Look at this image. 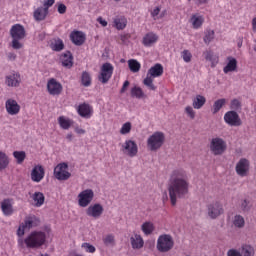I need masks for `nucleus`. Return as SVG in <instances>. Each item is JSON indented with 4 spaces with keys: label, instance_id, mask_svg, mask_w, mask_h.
<instances>
[{
    "label": "nucleus",
    "instance_id": "f257e3e1",
    "mask_svg": "<svg viewBox=\"0 0 256 256\" xmlns=\"http://www.w3.org/2000/svg\"><path fill=\"white\" fill-rule=\"evenodd\" d=\"M168 193L172 207L177 205V199H185L189 193V180L187 172L183 169L172 171L168 184Z\"/></svg>",
    "mask_w": 256,
    "mask_h": 256
},
{
    "label": "nucleus",
    "instance_id": "f03ea898",
    "mask_svg": "<svg viewBox=\"0 0 256 256\" xmlns=\"http://www.w3.org/2000/svg\"><path fill=\"white\" fill-rule=\"evenodd\" d=\"M47 241V234L43 231H32L23 240H18V243L25 245L26 249H39Z\"/></svg>",
    "mask_w": 256,
    "mask_h": 256
},
{
    "label": "nucleus",
    "instance_id": "7ed1b4c3",
    "mask_svg": "<svg viewBox=\"0 0 256 256\" xmlns=\"http://www.w3.org/2000/svg\"><path fill=\"white\" fill-rule=\"evenodd\" d=\"M10 37L12 38L11 47L12 49L19 50L23 49V39L27 37V31L25 26L21 24H14L10 29Z\"/></svg>",
    "mask_w": 256,
    "mask_h": 256
},
{
    "label": "nucleus",
    "instance_id": "20e7f679",
    "mask_svg": "<svg viewBox=\"0 0 256 256\" xmlns=\"http://www.w3.org/2000/svg\"><path fill=\"white\" fill-rule=\"evenodd\" d=\"M175 247L173 236L169 234H162L157 239L156 249L159 253H169Z\"/></svg>",
    "mask_w": 256,
    "mask_h": 256
},
{
    "label": "nucleus",
    "instance_id": "39448f33",
    "mask_svg": "<svg viewBox=\"0 0 256 256\" xmlns=\"http://www.w3.org/2000/svg\"><path fill=\"white\" fill-rule=\"evenodd\" d=\"M163 143H165V134L163 132H154L147 139V147L150 151H158L163 147Z\"/></svg>",
    "mask_w": 256,
    "mask_h": 256
},
{
    "label": "nucleus",
    "instance_id": "423d86ee",
    "mask_svg": "<svg viewBox=\"0 0 256 256\" xmlns=\"http://www.w3.org/2000/svg\"><path fill=\"white\" fill-rule=\"evenodd\" d=\"M209 149L212 155H223L227 151V142L221 137H214L210 140Z\"/></svg>",
    "mask_w": 256,
    "mask_h": 256
},
{
    "label": "nucleus",
    "instance_id": "0eeeda50",
    "mask_svg": "<svg viewBox=\"0 0 256 256\" xmlns=\"http://www.w3.org/2000/svg\"><path fill=\"white\" fill-rule=\"evenodd\" d=\"M113 71H115V67H113V64L106 62L104 63L100 68V74L98 76V81L100 83H109V80L111 77H113Z\"/></svg>",
    "mask_w": 256,
    "mask_h": 256
},
{
    "label": "nucleus",
    "instance_id": "6e6552de",
    "mask_svg": "<svg viewBox=\"0 0 256 256\" xmlns=\"http://www.w3.org/2000/svg\"><path fill=\"white\" fill-rule=\"evenodd\" d=\"M69 165L65 162L59 163L54 168V177L58 181H67L71 178V172L68 171Z\"/></svg>",
    "mask_w": 256,
    "mask_h": 256
},
{
    "label": "nucleus",
    "instance_id": "1a4fd4ad",
    "mask_svg": "<svg viewBox=\"0 0 256 256\" xmlns=\"http://www.w3.org/2000/svg\"><path fill=\"white\" fill-rule=\"evenodd\" d=\"M122 153L126 155L127 157H137V154L139 153V146L137 145V142L133 140H125V142L121 145Z\"/></svg>",
    "mask_w": 256,
    "mask_h": 256
},
{
    "label": "nucleus",
    "instance_id": "9d476101",
    "mask_svg": "<svg viewBox=\"0 0 256 256\" xmlns=\"http://www.w3.org/2000/svg\"><path fill=\"white\" fill-rule=\"evenodd\" d=\"M39 225V220L35 216H30L24 220V223L20 224L17 230L18 237H23L25 235V231H29V229H33V227H37Z\"/></svg>",
    "mask_w": 256,
    "mask_h": 256
},
{
    "label": "nucleus",
    "instance_id": "9b49d317",
    "mask_svg": "<svg viewBox=\"0 0 256 256\" xmlns=\"http://www.w3.org/2000/svg\"><path fill=\"white\" fill-rule=\"evenodd\" d=\"M95 197V192L92 189H86L78 194L79 207H89Z\"/></svg>",
    "mask_w": 256,
    "mask_h": 256
},
{
    "label": "nucleus",
    "instance_id": "f8f14e48",
    "mask_svg": "<svg viewBox=\"0 0 256 256\" xmlns=\"http://www.w3.org/2000/svg\"><path fill=\"white\" fill-rule=\"evenodd\" d=\"M47 91L49 95H52L53 97H58V95H61L63 93V84L61 82L57 81L55 78H50L47 81Z\"/></svg>",
    "mask_w": 256,
    "mask_h": 256
},
{
    "label": "nucleus",
    "instance_id": "ddd939ff",
    "mask_svg": "<svg viewBox=\"0 0 256 256\" xmlns=\"http://www.w3.org/2000/svg\"><path fill=\"white\" fill-rule=\"evenodd\" d=\"M251 169V163L247 158L240 159L235 167V171L239 177H247Z\"/></svg>",
    "mask_w": 256,
    "mask_h": 256
},
{
    "label": "nucleus",
    "instance_id": "4468645a",
    "mask_svg": "<svg viewBox=\"0 0 256 256\" xmlns=\"http://www.w3.org/2000/svg\"><path fill=\"white\" fill-rule=\"evenodd\" d=\"M5 109L8 115H19L21 113V105L13 98H9L5 102Z\"/></svg>",
    "mask_w": 256,
    "mask_h": 256
},
{
    "label": "nucleus",
    "instance_id": "2eb2a0df",
    "mask_svg": "<svg viewBox=\"0 0 256 256\" xmlns=\"http://www.w3.org/2000/svg\"><path fill=\"white\" fill-rule=\"evenodd\" d=\"M224 121L227 125H230V127H240L242 123L239 114L235 111L226 112L224 115Z\"/></svg>",
    "mask_w": 256,
    "mask_h": 256
},
{
    "label": "nucleus",
    "instance_id": "dca6fc26",
    "mask_svg": "<svg viewBox=\"0 0 256 256\" xmlns=\"http://www.w3.org/2000/svg\"><path fill=\"white\" fill-rule=\"evenodd\" d=\"M31 180L34 183H41L45 179V168L42 165H35L31 171Z\"/></svg>",
    "mask_w": 256,
    "mask_h": 256
},
{
    "label": "nucleus",
    "instance_id": "f3484780",
    "mask_svg": "<svg viewBox=\"0 0 256 256\" xmlns=\"http://www.w3.org/2000/svg\"><path fill=\"white\" fill-rule=\"evenodd\" d=\"M77 113L83 119H91L94 113L93 106L84 102L77 107Z\"/></svg>",
    "mask_w": 256,
    "mask_h": 256
},
{
    "label": "nucleus",
    "instance_id": "a211bd4d",
    "mask_svg": "<svg viewBox=\"0 0 256 256\" xmlns=\"http://www.w3.org/2000/svg\"><path fill=\"white\" fill-rule=\"evenodd\" d=\"M5 83L7 87H19L21 85V74L16 71H12L5 77Z\"/></svg>",
    "mask_w": 256,
    "mask_h": 256
},
{
    "label": "nucleus",
    "instance_id": "6ab92c4d",
    "mask_svg": "<svg viewBox=\"0 0 256 256\" xmlns=\"http://www.w3.org/2000/svg\"><path fill=\"white\" fill-rule=\"evenodd\" d=\"M223 205L219 202H213L208 205V216L211 219H217L219 215H223Z\"/></svg>",
    "mask_w": 256,
    "mask_h": 256
},
{
    "label": "nucleus",
    "instance_id": "aec40b11",
    "mask_svg": "<svg viewBox=\"0 0 256 256\" xmlns=\"http://www.w3.org/2000/svg\"><path fill=\"white\" fill-rule=\"evenodd\" d=\"M104 211L105 209L103 208V205L96 203L94 205H90L87 208L86 214L88 215V217H93V219H99V217L103 215Z\"/></svg>",
    "mask_w": 256,
    "mask_h": 256
},
{
    "label": "nucleus",
    "instance_id": "412c9836",
    "mask_svg": "<svg viewBox=\"0 0 256 256\" xmlns=\"http://www.w3.org/2000/svg\"><path fill=\"white\" fill-rule=\"evenodd\" d=\"M86 39L87 38L85 36V33H83L82 31L74 30L70 34V41H72V43L74 45H77L78 47H80V45H83Z\"/></svg>",
    "mask_w": 256,
    "mask_h": 256
},
{
    "label": "nucleus",
    "instance_id": "4be33fe9",
    "mask_svg": "<svg viewBox=\"0 0 256 256\" xmlns=\"http://www.w3.org/2000/svg\"><path fill=\"white\" fill-rule=\"evenodd\" d=\"M30 198L32 199L34 207H43L45 204V194L43 192H35L30 195Z\"/></svg>",
    "mask_w": 256,
    "mask_h": 256
},
{
    "label": "nucleus",
    "instance_id": "5701e85b",
    "mask_svg": "<svg viewBox=\"0 0 256 256\" xmlns=\"http://www.w3.org/2000/svg\"><path fill=\"white\" fill-rule=\"evenodd\" d=\"M190 23L192 25V29H201V27H203V23H205V17L200 14H193L190 18Z\"/></svg>",
    "mask_w": 256,
    "mask_h": 256
},
{
    "label": "nucleus",
    "instance_id": "b1692460",
    "mask_svg": "<svg viewBox=\"0 0 256 256\" xmlns=\"http://www.w3.org/2000/svg\"><path fill=\"white\" fill-rule=\"evenodd\" d=\"M157 41H159V36L153 32H149L143 37L142 43L144 47H151Z\"/></svg>",
    "mask_w": 256,
    "mask_h": 256
},
{
    "label": "nucleus",
    "instance_id": "393cba45",
    "mask_svg": "<svg viewBox=\"0 0 256 256\" xmlns=\"http://www.w3.org/2000/svg\"><path fill=\"white\" fill-rule=\"evenodd\" d=\"M130 243L132 245V249H143V246L145 245L143 237H141L139 234H134L131 236Z\"/></svg>",
    "mask_w": 256,
    "mask_h": 256
},
{
    "label": "nucleus",
    "instance_id": "a878e982",
    "mask_svg": "<svg viewBox=\"0 0 256 256\" xmlns=\"http://www.w3.org/2000/svg\"><path fill=\"white\" fill-rule=\"evenodd\" d=\"M113 27L118 31H123L127 27V18L125 16H116L113 20Z\"/></svg>",
    "mask_w": 256,
    "mask_h": 256
},
{
    "label": "nucleus",
    "instance_id": "bb28decb",
    "mask_svg": "<svg viewBox=\"0 0 256 256\" xmlns=\"http://www.w3.org/2000/svg\"><path fill=\"white\" fill-rule=\"evenodd\" d=\"M227 61L228 63L223 68L224 73L227 74V73H233V71H237V59L229 56L227 58Z\"/></svg>",
    "mask_w": 256,
    "mask_h": 256
},
{
    "label": "nucleus",
    "instance_id": "cd10ccee",
    "mask_svg": "<svg viewBox=\"0 0 256 256\" xmlns=\"http://www.w3.org/2000/svg\"><path fill=\"white\" fill-rule=\"evenodd\" d=\"M49 14V10L44 7H38L33 14L35 21H45L47 15Z\"/></svg>",
    "mask_w": 256,
    "mask_h": 256
},
{
    "label": "nucleus",
    "instance_id": "c85d7f7f",
    "mask_svg": "<svg viewBox=\"0 0 256 256\" xmlns=\"http://www.w3.org/2000/svg\"><path fill=\"white\" fill-rule=\"evenodd\" d=\"M148 77L155 78V77H161L163 75V65L161 64H155L148 70Z\"/></svg>",
    "mask_w": 256,
    "mask_h": 256
},
{
    "label": "nucleus",
    "instance_id": "c756f323",
    "mask_svg": "<svg viewBox=\"0 0 256 256\" xmlns=\"http://www.w3.org/2000/svg\"><path fill=\"white\" fill-rule=\"evenodd\" d=\"M60 60L63 67H67V69H71V67H73V55L71 54V52L62 54L60 56Z\"/></svg>",
    "mask_w": 256,
    "mask_h": 256
},
{
    "label": "nucleus",
    "instance_id": "7c9ffc66",
    "mask_svg": "<svg viewBox=\"0 0 256 256\" xmlns=\"http://www.w3.org/2000/svg\"><path fill=\"white\" fill-rule=\"evenodd\" d=\"M58 125L61 127V129H64L65 131L71 129V126L73 125V120L65 117V116H59L58 117Z\"/></svg>",
    "mask_w": 256,
    "mask_h": 256
},
{
    "label": "nucleus",
    "instance_id": "2f4dec72",
    "mask_svg": "<svg viewBox=\"0 0 256 256\" xmlns=\"http://www.w3.org/2000/svg\"><path fill=\"white\" fill-rule=\"evenodd\" d=\"M205 103H207V98H205V96L196 95V97L192 101V107L194 109H202Z\"/></svg>",
    "mask_w": 256,
    "mask_h": 256
},
{
    "label": "nucleus",
    "instance_id": "473e14b6",
    "mask_svg": "<svg viewBox=\"0 0 256 256\" xmlns=\"http://www.w3.org/2000/svg\"><path fill=\"white\" fill-rule=\"evenodd\" d=\"M1 209L4 215L6 216L13 215V205H11V201L9 200H4L1 203Z\"/></svg>",
    "mask_w": 256,
    "mask_h": 256
},
{
    "label": "nucleus",
    "instance_id": "72a5a7b5",
    "mask_svg": "<svg viewBox=\"0 0 256 256\" xmlns=\"http://www.w3.org/2000/svg\"><path fill=\"white\" fill-rule=\"evenodd\" d=\"M141 231L144 233V235H151L153 231H155V225L152 222H144L141 225Z\"/></svg>",
    "mask_w": 256,
    "mask_h": 256
},
{
    "label": "nucleus",
    "instance_id": "f704fd0d",
    "mask_svg": "<svg viewBox=\"0 0 256 256\" xmlns=\"http://www.w3.org/2000/svg\"><path fill=\"white\" fill-rule=\"evenodd\" d=\"M206 61L211 63V67H215L219 63V57L215 56L212 51L204 52Z\"/></svg>",
    "mask_w": 256,
    "mask_h": 256
},
{
    "label": "nucleus",
    "instance_id": "c9c22d12",
    "mask_svg": "<svg viewBox=\"0 0 256 256\" xmlns=\"http://www.w3.org/2000/svg\"><path fill=\"white\" fill-rule=\"evenodd\" d=\"M9 167V156L3 151H0V171Z\"/></svg>",
    "mask_w": 256,
    "mask_h": 256
},
{
    "label": "nucleus",
    "instance_id": "e433bc0d",
    "mask_svg": "<svg viewBox=\"0 0 256 256\" xmlns=\"http://www.w3.org/2000/svg\"><path fill=\"white\" fill-rule=\"evenodd\" d=\"M128 66L132 73H139V71H141V63L135 59L129 60Z\"/></svg>",
    "mask_w": 256,
    "mask_h": 256
},
{
    "label": "nucleus",
    "instance_id": "4c0bfd02",
    "mask_svg": "<svg viewBox=\"0 0 256 256\" xmlns=\"http://www.w3.org/2000/svg\"><path fill=\"white\" fill-rule=\"evenodd\" d=\"M50 48L52 51H63L65 44L63 43V40L55 39L53 42H51Z\"/></svg>",
    "mask_w": 256,
    "mask_h": 256
},
{
    "label": "nucleus",
    "instance_id": "58836bf2",
    "mask_svg": "<svg viewBox=\"0 0 256 256\" xmlns=\"http://www.w3.org/2000/svg\"><path fill=\"white\" fill-rule=\"evenodd\" d=\"M131 97H135V99H143V97H145V93L141 87L134 86L131 88Z\"/></svg>",
    "mask_w": 256,
    "mask_h": 256
},
{
    "label": "nucleus",
    "instance_id": "ea45409f",
    "mask_svg": "<svg viewBox=\"0 0 256 256\" xmlns=\"http://www.w3.org/2000/svg\"><path fill=\"white\" fill-rule=\"evenodd\" d=\"M225 103H227V100H225V98L216 100L213 104V110H212L213 115H215L216 113H219V111H221Z\"/></svg>",
    "mask_w": 256,
    "mask_h": 256
},
{
    "label": "nucleus",
    "instance_id": "a19ab883",
    "mask_svg": "<svg viewBox=\"0 0 256 256\" xmlns=\"http://www.w3.org/2000/svg\"><path fill=\"white\" fill-rule=\"evenodd\" d=\"M13 157L16 159L18 165H21V163L25 161L27 154L25 153V151H14Z\"/></svg>",
    "mask_w": 256,
    "mask_h": 256
},
{
    "label": "nucleus",
    "instance_id": "79ce46f5",
    "mask_svg": "<svg viewBox=\"0 0 256 256\" xmlns=\"http://www.w3.org/2000/svg\"><path fill=\"white\" fill-rule=\"evenodd\" d=\"M242 255L243 256H255V248L251 245H242Z\"/></svg>",
    "mask_w": 256,
    "mask_h": 256
},
{
    "label": "nucleus",
    "instance_id": "37998d69",
    "mask_svg": "<svg viewBox=\"0 0 256 256\" xmlns=\"http://www.w3.org/2000/svg\"><path fill=\"white\" fill-rule=\"evenodd\" d=\"M81 83L83 87H90L91 85V74L89 72L84 71L81 76Z\"/></svg>",
    "mask_w": 256,
    "mask_h": 256
},
{
    "label": "nucleus",
    "instance_id": "c03bdc74",
    "mask_svg": "<svg viewBox=\"0 0 256 256\" xmlns=\"http://www.w3.org/2000/svg\"><path fill=\"white\" fill-rule=\"evenodd\" d=\"M213 39H215V31L214 30H206L203 41L206 45H209V43H211V41H213Z\"/></svg>",
    "mask_w": 256,
    "mask_h": 256
},
{
    "label": "nucleus",
    "instance_id": "a18cd8bd",
    "mask_svg": "<svg viewBox=\"0 0 256 256\" xmlns=\"http://www.w3.org/2000/svg\"><path fill=\"white\" fill-rule=\"evenodd\" d=\"M233 225L238 227V229L245 227V218L241 215H236L233 220Z\"/></svg>",
    "mask_w": 256,
    "mask_h": 256
},
{
    "label": "nucleus",
    "instance_id": "49530a36",
    "mask_svg": "<svg viewBox=\"0 0 256 256\" xmlns=\"http://www.w3.org/2000/svg\"><path fill=\"white\" fill-rule=\"evenodd\" d=\"M143 83L151 91L157 90V86H155V84H153V78H151V76L147 75L146 78L143 80Z\"/></svg>",
    "mask_w": 256,
    "mask_h": 256
},
{
    "label": "nucleus",
    "instance_id": "de8ad7c7",
    "mask_svg": "<svg viewBox=\"0 0 256 256\" xmlns=\"http://www.w3.org/2000/svg\"><path fill=\"white\" fill-rule=\"evenodd\" d=\"M181 57L184 63H191V60L193 59V54L189 50H183L181 52Z\"/></svg>",
    "mask_w": 256,
    "mask_h": 256
},
{
    "label": "nucleus",
    "instance_id": "09e8293b",
    "mask_svg": "<svg viewBox=\"0 0 256 256\" xmlns=\"http://www.w3.org/2000/svg\"><path fill=\"white\" fill-rule=\"evenodd\" d=\"M121 135H127L131 133V122H126L122 125L120 129Z\"/></svg>",
    "mask_w": 256,
    "mask_h": 256
},
{
    "label": "nucleus",
    "instance_id": "8fccbe9b",
    "mask_svg": "<svg viewBox=\"0 0 256 256\" xmlns=\"http://www.w3.org/2000/svg\"><path fill=\"white\" fill-rule=\"evenodd\" d=\"M82 249H84V251L86 253H95V251H97V249L95 248V246H93L92 244H89L87 242L82 243Z\"/></svg>",
    "mask_w": 256,
    "mask_h": 256
},
{
    "label": "nucleus",
    "instance_id": "3c124183",
    "mask_svg": "<svg viewBox=\"0 0 256 256\" xmlns=\"http://www.w3.org/2000/svg\"><path fill=\"white\" fill-rule=\"evenodd\" d=\"M104 245H113L115 243V236L108 234L103 238Z\"/></svg>",
    "mask_w": 256,
    "mask_h": 256
},
{
    "label": "nucleus",
    "instance_id": "603ef678",
    "mask_svg": "<svg viewBox=\"0 0 256 256\" xmlns=\"http://www.w3.org/2000/svg\"><path fill=\"white\" fill-rule=\"evenodd\" d=\"M185 113L190 119H195V110L191 106L185 107Z\"/></svg>",
    "mask_w": 256,
    "mask_h": 256
},
{
    "label": "nucleus",
    "instance_id": "864d4df0",
    "mask_svg": "<svg viewBox=\"0 0 256 256\" xmlns=\"http://www.w3.org/2000/svg\"><path fill=\"white\" fill-rule=\"evenodd\" d=\"M227 256H243V254L237 249H230L227 252Z\"/></svg>",
    "mask_w": 256,
    "mask_h": 256
},
{
    "label": "nucleus",
    "instance_id": "5fc2aeb1",
    "mask_svg": "<svg viewBox=\"0 0 256 256\" xmlns=\"http://www.w3.org/2000/svg\"><path fill=\"white\" fill-rule=\"evenodd\" d=\"M43 5L46 11H49V7H53V5H55V0H44Z\"/></svg>",
    "mask_w": 256,
    "mask_h": 256
},
{
    "label": "nucleus",
    "instance_id": "6e6d98bb",
    "mask_svg": "<svg viewBox=\"0 0 256 256\" xmlns=\"http://www.w3.org/2000/svg\"><path fill=\"white\" fill-rule=\"evenodd\" d=\"M58 13H60V15H65V13H67V6H65L63 3L59 4Z\"/></svg>",
    "mask_w": 256,
    "mask_h": 256
},
{
    "label": "nucleus",
    "instance_id": "4d7b16f0",
    "mask_svg": "<svg viewBox=\"0 0 256 256\" xmlns=\"http://www.w3.org/2000/svg\"><path fill=\"white\" fill-rule=\"evenodd\" d=\"M241 209H242V211H249V209H250L249 201L243 200L241 203Z\"/></svg>",
    "mask_w": 256,
    "mask_h": 256
},
{
    "label": "nucleus",
    "instance_id": "13d9d810",
    "mask_svg": "<svg viewBox=\"0 0 256 256\" xmlns=\"http://www.w3.org/2000/svg\"><path fill=\"white\" fill-rule=\"evenodd\" d=\"M74 131H75V133H77V135H85V133H87V132L85 131V129H82V128H80L79 126H76V127L74 128Z\"/></svg>",
    "mask_w": 256,
    "mask_h": 256
},
{
    "label": "nucleus",
    "instance_id": "bf43d9fd",
    "mask_svg": "<svg viewBox=\"0 0 256 256\" xmlns=\"http://www.w3.org/2000/svg\"><path fill=\"white\" fill-rule=\"evenodd\" d=\"M9 61H15V59H17V54L13 53V52H9L7 55Z\"/></svg>",
    "mask_w": 256,
    "mask_h": 256
},
{
    "label": "nucleus",
    "instance_id": "052dcab7",
    "mask_svg": "<svg viewBox=\"0 0 256 256\" xmlns=\"http://www.w3.org/2000/svg\"><path fill=\"white\" fill-rule=\"evenodd\" d=\"M97 21L100 23V25H102V27H107V21L103 19V17H98Z\"/></svg>",
    "mask_w": 256,
    "mask_h": 256
},
{
    "label": "nucleus",
    "instance_id": "680f3d73",
    "mask_svg": "<svg viewBox=\"0 0 256 256\" xmlns=\"http://www.w3.org/2000/svg\"><path fill=\"white\" fill-rule=\"evenodd\" d=\"M127 87H129V80H126L120 90V93H125L127 91Z\"/></svg>",
    "mask_w": 256,
    "mask_h": 256
},
{
    "label": "nucleus",
    "instance_id": "e2e57ef3",
    "mask_svg": "<svg viewBox=\"0 0 256 256\" xmlns=\"http://www.w3.org/2000/svg\"><path fill=\"white\" fill-rule=\"evenodd\" d=\"M161 12V9L159 7L155 8L152 12L151 15L152 17H157V15H159V13Z\"/></svg>",
    "mask_w": 256,
    "mask_h": 256
},
{
    "label": "nucleus",
    "instance_id": "0e129e2a",
    "mask_svg": "<svg viewBox=\"0 0 256 256\" xmlns=\"http://www.w3.org/2000/svg\"><path fill=\"white\" fill-rule=\"evenodd\" d=\"M208 0H194L195 5H205Z\"/></svg>",
    "mask_w": 256,
    "mask_h": 256
},
{
    "label": "nucleus",
    "instance_id": "69168bd1",
    "mask_svg": "<svg viewBox=\"0 0 256 256\" xmlns=\"http://www.w3.org/2000/svg\"><path fill=\"white\" fill-rule=\"evenodd\" d=\"M252 30L256 33V18L252 19Z\"/></svg>",
    "mask_w": 256,
    "mask_h": 256
},
{
    "label": "nucleus",
    "instance_id": "338daca9",
    "mask_svg": "<svg viewBox=\"0 0 256 256\" xmlns=\"http://www.w3.org/2000/svg\"><path fill=\"white\" fill-rule=\"evenodd\" d=\"M239 49H241V47H243V37H240L237 43Z\"/></svg>",
    "mask_w": 256,
    "mask_h": 256
},
{
    "label": "nucleus",
    "instance_id": "774afa93",
    "mask_svg": "<svg viewBox=\"0 0 256 256\" xmlns=\"http://www.w3.org/2000/svg\"><path fill=\"white\" fill-rule=\"evenodd\" d=\"M66 139H68L69 141H73V134L72 133H68L66 135Z\"/></svg>",
    "mask_w": 256,
    "mask_h": 256
}]
</instances>
